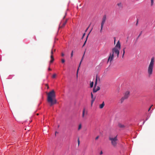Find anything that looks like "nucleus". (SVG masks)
I'll use <instances>...</instances> for the list:
<instances>
[{"instance_id":"obj_8","label":"nucleus","mask_w":155,"mask_h":155,"mask_svg":"<svg viewBox=\"0 0 155 155\" xmlns=\"http://www.w3.org/2000/svg\"><path fill=\"white\" fill-rule=\"evenodd\" d=\"M91 98L92 99L91 101V106H92V105L93 103L94 102L96 99V96L94 97L93 95L92 92L91 93Z\"/></svg>"},{"instance_id":"obj_9","label":"nucleus","mask_w":155,"mask_h":155,"mask_svg":"<svg viewBox=\"0 0 155 155\" xmlns=\"http://www.w3.org/2000/svg\"><path fill=\"white\" fill-rule=\"evenodd\" d=\"M100 88L98 86L96 88V87H95V86H94V87L93 88V92L95 93L97 92L99 90H100Z\"/></svg>"},{"instance_id":"obj_17","label":"nucleus","mask_w":155,"mask_h":155,"mask_svg":"<svg viewBox=\"0 0 155 155\" xmlns=\"http://www.w3.org/2000/svg\"><path fill=\"white\" fill-rule=\"evenodd\" d=\"M94 84V82H92L91 83H90V86L91 87H93Z\"/></svg>"},{"instance_id":"obj_3","label":"nucleus","mask_w":155,"mask_h":155,"mask_svg":"<svg viewBox=\"0 0 155 155\" xmlns=\"http://www.w3.org/2000/svg\"><path fill=\"white\" fill-rule=\"evenodd\" d=\"M154 58L153 57L151 58L150 63L148 66L147 73L149 76H151L153 74V69L154 68Z\"/></svg>"},{"instance_id":"obj_25","label":"nucleus","mask_w":155,"mask_h":155,"mask_svg":"<svg viewBox=\"0 0 155 155\" xmlns=\"http://www.w3.org/2000/svg\"><path fill=\"white\" fill-rule=\"evenodd\" d=\"M88 37V35H87V37L86 39V40L85 41V42H84V45H83V46H84V45L85 44V43H86V42L87 40V38Z\"/></svg>"},{"instance_id":"obj_1","label":"nucleus","mask_w":155,"mask_h":155,"mask_svg":"<svg viewBox=\"0 0 155 155\" xmlns=\"http://www.w3.org/2000/svg\"><path fill=\"white\" fill-rule=\"evenodd\" d=\"M121 48L120 44L119 41H118L115 47L112 49V53H110V56L108 59V62L110 61H111L114 59V56H117V58L119 57V50Z\"/></svg>"},{"instance_id":"obj_19","label":"nucleus","mask_w":155,"mask_h":155,"mask_svg":"<svg viewBox=\"0 0 155 155\" xmlns=\"http://www.w3.org/2000/svg\"><path fill=\"white\" fill-rule=\"evenodd\" d=\"M117 5L119 7H121L122 5L121 3H120L117 4Z\"/></svg>"},{"instance_id":"obj_18","label":"nucleus","mask_w":155,"mask_h":155,"mask_svg":"<svg viewBox=\"0 0 155 155\" xmlns=\"http://www.w3.org/2000/svg\"><path fill=\"white\" fill-rule=\"evenodd\" d=\"M81 128V124H80L78 126V130H80V129Z\"/></svg>"},{"instance_id":"obj_21","label":"nucleus","mask_w":155,"mask_h":155,"mask_svg":"<svg viewBox=\"0 0 155 155\" xmlns=\"http://www.w3.org/2000/svg\"><path fill=\"white\" fill-rule=\"evenodd\" d=\"M73 51H72V52H71V58H72V57L73 56Z\"/></svg>"},{"instance_id":"obj_37","label":"nucleus","mask_w":155,"mask_h":155,"mask_svg":"<svg viewBox=\"0 0 155 155\" xmlns=\"http://www.w3.org/2000/svg\"><path fill=\"white\" fill-rule=\"evenodd\" d=\"M48 70H49V71H51V69L50 68H48Z\"/></svg>"},{"instance_id":"obj_41","label":"nucleus","mask_w":155,"mask_h":155,"mask_svg":"<svg viewBox=\"0 0 155 155\" xmlns=\"http://www.w3.org/2000/svg\"><path fill=\"white\" fill-rule=\"evenodd\" d=\"M39 115V114H37V115Z\"/></svg>"},{"instance_id":"obj_13","label":"nucleus","mask_w":155,"mask_h":155,"mask_svg":"<svg viewBox=\"0 0 155 155\" xmlns=\"http://www.w3.org/2000/svg\"><path fill=\"white\" fill-rule=\"evenodd\" d=\"M97 75H96V80H95V84H94V86H95V87H96L97 84Z\"/></svg>"},{"instance_id":"obj_16","label":"nucleus","mask_w":155,"mask_h":155,"mask_svg":"<svg viewBox=\"0 0 155 155\" xmlns=\"http://www.w3.org/2000/svg\"><path fill=\"white\" fill-rule=\"evenodd\" d=\"M125 48H124L123 49V55H122V58H123L124 57V55L125 53Z\"/></svg>"},{"instance_id":"obj_27","label":"nucleus","mask_w":155,"mask_h":155,"mask_svg":"<svg viewBox=\"0 0 155 155\" xmlns=\"http://www.w3.org/2000/svg\"><path fill=\"white\" fill-rule=\"evenodd\" d=\"M114 44H115V42H116V38L115 37L114 38Z\"/></svg>"},{"instance_id":"obj_38","label":"nucleus","mask_w":155,"mask_h":155,"mask_svg":"<svg viewBox=\"0 0 155 155\" xmlns=\"http://www.w3.org/2000/svg\"><path fill=\"white\" fill-rule=\"evenodd\" d=\"M151 107H152V106H151V107H150V108H149V109L148 111H149V110H150V109H151Z\"/></svg>"},{"instance_id":"obj_5","label":"nucleus","mask_w":155,"mask_h":155,"mask_svg":"<svg viewBox=\"0 0 155 155\" xmlns=\"http://www.w3.org/2000/svg\"><path fill=\"white\" fill-rule=\"evenodd\" d=\"M130 92L128 91H126L124 94L123 97L121 99L120 101L121 103H122L124 100L127 99L129 96Z\"/></svg>"},{"instance_id":"obj_30","label":"nucleus","mask_w":155,"mask_h":155,"mask_svg":"<svg viewBox=\"0 0 155 155\" xmlns=\"http://www.w3.org/2000/svg\"><path fill=\"white\" fill-rule=\"evenodd\" d=\"M82 61H81L80 63V64H79V68L80 67V65H81V62H82Z\"/></svg>"},{"instance_id":"obj_14","label":"nucleus","mask_w":155,"mask_h":155,"mask_svg":"<svg viewBox=\"0 0 155 155\" xmlns=\"http://www.w3.org/2000/svg\"><path fill=\"white\" fill-rule=\"evenodd\" d=\"M85 110V109L84 108L83 109V110L82 117L83 118L84 117V116Z\"/></svg>"},{"instance_id":"obj_33","label":"nucleus","mask_w":155,"mask_h":155,"mask_svg":"<svg viewBox=\"0 0 155 155\" xmlns=\"http://www.w3.org/2000/svg\"><path fill=\"white\" fill-rule=\"evenodd\" d=\"M85 33H84L83 34V36H82V38H83L84 37V35H85Z\"/></svg>"},{"instance_id":"obj_12","label":"nucleus","mask_w":155,"mask_h":155,"mask_svg":"<svg viewBox=\"0 0 155 155\" xmlns=\"http://www.w3.org/2000/svg\"><path fill=\"white\" fill-rule=\"evenodd\" d=\"M118 126L119 127L121 128H124L125 127V126L124 125L121 124H118Z\"/></svg>"},{"instance_id":"obj_20","label":"nucleus","mask_w":155,"mask_h":155,"mask_svg":"<svg viewBox=\"0 0 155 155\" xmlns=\"http://www.w3.org/2000/svg\"><path fill=\"white\" fill-rule=\"evenodd\" d=\"M103 27V25H101V30H100V32L101 33L102 32Z\"/></svg>"},{"instance_id":"obj_39","label":"nucleus","mask_w":155,"mask_h":155,"mask_svg":"<svg viewBox=\"0 0 155 155\" xmlns=\"http://www.w3.org/2000/svg\"><path fill=\"white\" fill-rule=\"evenodd\" d=\"M76 76H77V78H78V74H77V73L76 74Z\"/></svg>"},{"instance_id":"obj_6","label":"nucleus","mask_w":155,"mask_h":155,"mask_svg":"<svg viewBox=\"0 0 155 155\" xmlns=\"http://www.w3.org/2000/svg\"><path fill=\"white\" fill-rule=\"evenodd\" d=\"M106 20V15H104L103 16V17L102 19L101 22V25L104 26V24Z\"/></svg>"},{"instance_id":"obj_23","label":"nucleus","mask_w":155,"mask_h":155,"mask_svg":"<svg viewBox=\"0 0 155 155\" xmlns=\"http://www.w3.org/2000/svg\"><path fill=\"white\" fill-rule=\"evenodd\" d=\"M78 146H79L80 144V140H79V138H78Z\"/></svg>"},{"instance_id":"obj_36","label":"nucleus","mask_w":155,"mask_h":155,"mask_svg":"<svg viewBox=\"0 0 155 155\" xmlns=\"http://www.w3.org/2000/svg\"><path fill=\"white\" fill-rule=\"evenodd\" d=\"M55 51H56V49H53V52H55Z\"/></svg>"},{"instance_id":"obj_26","label":"nucleus","mask_w":155,"mask_h":155,"mask_svg":"<svg viewBox=\"0 0 155 155\" xmlns=\"http://www.w3.org/2000/svg\"><path fill=\"white\" fill-rule=\"evenodd\" d=\"M84 53H85V52L84 53V55H83V57H82V58H81V61H82L83 60V59L84 58Z\"/></svg>"},{"instance_id":"obj_31","label":"nucleus","mask_w":155,"mask_h":155,"mask_svg":"<svg viewBox=\"0 0 155 155\" xmlns=\"http://www.w3.org/2000/svg\"><path fill=\"white\" fill-rule=\"evenodd\" d=\"M61 56H64V53H61Z\"/></svg>"},{"instance_id":"obj_28","label":"nucleus","mask_w":155,"mask_h":155,"mask_svg":"<svg viewBox=\"0 0 155 155\" xmlns=\"http://www.w3.org/2000/svg\"><path fill=\"white\" fill-rule=\"evenodd\" d=\"M45 86H46L47 87V88L48 89H49V86L48 84H46Z\"/></svg>"},{"instance_id":"obj_24","label":"nucleus","mask_w":155,"mask_h":155,"mask_svg":"<svg viewBox=\"0 0 155 155\" xmlns=\"http://www.w3.org/2000/svg\"><path fill=\"white\" fill-rule=\"evenodd\" d=\"M61 61L62 63H64L65 61L64 59H62Z\"/></svg>"},{"instance_id":"obj_40","label":"nucleus","mask_w":155,"mask_h":155,"mask_svg":"<svg viewBox=\"0 0 155 155\" xmlns=\"http://www.w3.org/2000/svg\"><path fill=\"white\" fill-rule=\"evenodd\" d=\"M65 16H64V18H63V19H64V18H65Z\"/></svg>"},{"instance_id":"obj_42","label":"nucleus","mask_w":155,"mask_h":155,"mask_svg":"<svg viewBox=\"0 0 155 155\" xmlns=\"http://www.w3.org/2000/svg\"><path fill=\"white\" fill-rule=\"evenodd\" d=\"M98 80H99V81H100V78H98Z\"/></svg>"},{"instance_id":"obj_22","label":"nucleus","mask_w":155,"mask_h":155,"mask_svg":"<svg viewBox=\"0 0 155 155\" xmlns=\"http://www.w3.org/2000/svg\"><path fill=\"white\" fill-rule=\"evenodd\" d=\"M56 76V74H54L53 75L52 78H55Z\"/></svg>"},{"instance_id":"obj_2","label":"nucleus","mask_w":155,"mask_h":155,"mask_svg":"<svg viewBox=\"0 0 155 155\" xmlns=\"http://www.w3.org/2000/svg\"><path fill=\"white\" fill-rule=\"evenodd\" d=\"M55 93L54 90L48 93L47 101L50 103V106H52L56 103V100L55 98Z\"/></svg>"},{"instance_id":"obj_15","label":"nucleus","mask_w":155,"mask_h":155,"mask_svg":"<svg viewBox=\"0 0 155 155\" xmlns=\"http://www.w3.org/2000/svg\"><path fill=\"white\" fill-rule=\"evenodd\" d=\"M151 4L150 5L151 6H152L154 3V0H150Z\"/></svg>"},{"instance_id":"obj_35","label":"nucleus","mask_w":155,"mask_h":155,"mask_svg":"<svg viewBox=\"0 0 155 155\" xmlns=\"http://www.w3.org/2000/svg\"><path fill=\"white\" fill-rule=\"evenodd\" d=\"M89 26L88 27V28H87V29L86 30H85V32L87 31V30H88V28H89Z\"/></svg>"},{"instance_id":"obj_32","label":"nucleus","mask_w":155,"mask_h":155,"mask_svg":"<svg viewBox=\"0 0 155 155\" xmlns=\"http://www.w3.org/2000/svg\"><path fill=\"white\" fill-rule=\"evenodd\" d=\"M79 68H78V70H77V74H78V71H79Z\"/></svg>"},{"instance_id":"obj_11","label":"nucleus","mask_w":155,"mask_h":155,"mask_svg":"<svg viewBox=\"0 0 155 155\" xmlns=\"http://www.w3.org/2000/svg\"><path fill=\"white\" fill-rule=\"evenodd\" d=\"M105 105V103L104 101H103L102 103L99 105V108L102 109L103 108Z\"/></svg>"},{"instance_id":"obj_7","label":"nucleus","mask_w":155,"mask_h":155,"mask_svg":"<svg viewBox=\"0 0 155 155\" xmlns=\"http://www.w3.org/2000/svg\"><path fill=\"white\" fill-rule=\"evenodd\" d=\"M53 48H52V50H51V60L50 61V63H52L53 62V61H54V60L53 56Z\"/></svg>"},{"instance_id":"obj_34","label":"nucleus","mask_w":155,"mask_h":155,"mask_svg":"<svg viewBox=\"0 0 155 155\" xmlns=\"http://www.w3.org/2000/svg\"><path fill=\"white\" fill-rule=\"evenodd\" d=\"M103 154V152H102V151H101L100 153V155H101Z\"/></svg>"},{"instance_id":"obj_29","label":"nucleus","mask_w":155,"mask_h":155,"mask_svg":"<svg viewBox=\"0 0 155 155\" xmlns=\"http://www.w3.org/2000/svg\"><path fill=\"white\" fill-rule=\"evenodd\" d=\"M99 137L98 136H97V137H96V138H95V140H97V139H98Z\"/></svg>"},{"instance_id":"obj_4","label":"nucleus","mask_w":155,"mask_h":155,"mask_svg":"<svg viewBox=\"0 0 155 155\" xmlns=\"http://www.w3.org/2000/svg\"><path fill=\"white\" fill-rule=\"evenodd\" d=\"M109 140L111 141L112 145L114 147H116L117 144L118 139L117 136L113 137H109Z\"/></svg>"},{"instance_id":"obj_10","label":"nucleus","mask_w":155,"mask_h":155,"mask_svg":"<svg viewBox=\"0 0 155 155\" xmlns=\"http://www.w3.org/2000/svg\"><path fill=\"white\" fill-rule=\"evenodd\" d=\"M67 20H68L67 19H66V20L65 21L63 22L62 25L61 26L60 25V26L59 27V28H61L64 27V26L65 25H66V24L67 21Z\"/></svg>"},{"instance_id":"obj_43","label":"nucleus","mask_w":155,"mask_h":155,"mask_svg":"<svg viewBox=\"0 0 155 155\" xmlns=\"http://www.w3.org/2000/svg\"><path fill=\"white\" fill-rule=\"evenodd\" d=\"M90 33V32H89V33L88 34V35H89Z\"/></svg>"}]
</instances>
